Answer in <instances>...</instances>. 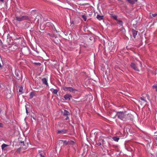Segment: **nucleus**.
I'll use <instances>...</instances> for the list:
<instances>
[{"mask_svg":"<svg viewBox=\"0 0 157 157\" xmlns=\"http://www.w3.org/2000/svg\"><path fill=\"white\" fill-rule=\"evenodd\" d=\"M67 129H63L57 131V133L58 134H63L67 133Z\"/></svg>","mask_w":157,"mask_h":157,"instance_id":"nucleus-10","label":"nucleus"},{"mask_svg":"<svg viewBox=\"0 0 157 157\" xmlns=\"http://www.w3.org/2000/svg\"><path fill=\"white\" fill-rule=\"evenodd\" d=\"M119 138L117 137H115L113 138V139L115 141L118 142Z\"/></svg>","mask_w":157,"mask_h":157,"instance_id":"nucleus-23","label":"nucleus"},{"mask_svg":"<svg viewBox=\"0 0 157 157\" xmlns=\"http://www.w3.org/2000/svg\"><path fill=\"white\" fill-rule=\"evenodd\" d=\"M47 34L49 35L51 37H54V35L52 34H51L50 33H48Z\"/></svg>","mask_w":157,"mask_h":157,"instance_id":"nucleus-29","label":"nucleus"},{"mask_svg":"<svg viewBox=\"0 0 157 157\" xmlns=\"http://www.w3.org/2000/svg\"><path fill=\"white\" fill-rule=\"evenodd\" d=\"M74 142L70 140L68 141V145H73L74 144Z\"/></svg>","mask_w":157,"mask_h":157,"instance_id":"nucleus-21","label":"nucleus"},{"mask_svg":"<svg viewBox=\"0 0 157 157\" xmlns=\"http://www.w3.org/2000/svg\"><path fill=\"white\" fill-rule=\"evenodd\" d=\"M63 98H65V100L70 101L72 98V96L70 94H67L64 96Z\"/></svg>","mask_w":157,"mask_h":157,"instance_id":"nucleus-4","label":"nucleus"},{"mask_svg":"<svg viewBox=\"0 0 157 157\" xmlns=\"http://www.w3.org/2000/svg\"><path fill=\"white\" fill-rule=\"evenodd\" d=\"M132 115L131 114L126 113V117H125V121H126L128 120H132Z\"/></svg>","mask_w":157,"mask_h":157,"instance_id":"nucleus-8","label":"nucleus"},{"mask_svg":"<svg viewBox=\"0 0 157 157\" xmlns=\"http://www.w3.org/2000/svg\"><path fill=\"white\" fill-rule=\"evenodd\" d=\"M3 126V124L2 123H0V127H2Z\"/></svg>","mask_w":157,"mask_h":157,"instance_id":"nucleus-34","label":"nucleus"},{"mask_svg":"<svg viewBox=\"0 0 157 157\" xmlns=\"http://www.w3.org/2000/svg\"><path fill=\"white\" fill-rule=\"evenodd\" d=\"M22 150H22V149L20 147L19 148H18L17 150V152H18V153H20V152L21 151H22Z\"/></svg>","mask_w":157,"mask_h":157,"instance_id":"nucleus-30","label":"nucleus"},{"mask_svg":"<svg viewBox=\"0 0 157 157\" xmlns=\"http://www.w3.org/2000/svg\"><path fill=\"white\" fill-rule=\"evenodd\" d=\"M15 75H16V78L18 80H19L21 78V72L18 70H16L15 71Z\"/></svg>","mask_w":157,"mask_h":157,"instance_id":"nucleus-7","label":"nucleus"},{"mask_svg":"<svg viewBox=\"0 0 157 157\" xmlns=\"http://www.w3.org/2000/svg\"><path fill=\"white\" fill-rule=\"evenodd\" d=\"M63 89L65 91H69L73 93H75L77 91L76 90L73 88L72 87H64Z\"/></svg>","mask_w":157,"mask_h":157,"instance_id":"nucleus-2","label":"nucleus"},{"mask_svg":"<svg viewBox=\"0 0 157 157\" xmlns=\"http://www.w3.org/2000/svg\"><path fill=\"white\" fill-rule=\"evenodd\" d=\"M2 44V42L1 40H0V46Z\"/></svg>","mask_w":157,"mask_h":157,"instance_id":"nucleus-37","label":"nucleus"},{"mask_svg":"<svg viewBox=\"0 0 157 157\" xmlns=\"http://www.w3.org/2000/svg\"><path fill=\"white\" fill-rule=\"evenodd\" d=\"M8 145L5 144H3L1 146L2 149L3 150L5 147L8 146Z\"/></svg>","mask_w":157,"mask_h":157,"instance_id":"nucleus-22","label":"nucleus"},{"mask_svg":"<svg viewBox=\"0 0 157 157\" xmlns=\"http://www.w3.org/2000/svg\"><path fill=\"white\" fill-rule=\"evenodd\" d=\"M53 27H54V29H55L56 31H57L56 30V28H55V27L54 25H53Z\"/></svg>","mask_w":157,"mask_h":157,"instance_id":"nucleus-40","label":"nucleus"},{"mask_svg":"<svg viewBox=\"0 0 157 157\" xmlns=\"http://www.w3.org/2000/svg\"><path fill=\"white\" fill-rule=\"evenodd\" d=\"M34 64L37 65L38 66H40L41 65V63H34Z\"/></svg>","mask_w":157,"mask_h":157,"instance_id":"nucleus-33","label":"nucleus"},{"mask_svg":"<svg viewBox=\"0 0 157 157\" xmlns=\"http://www.w3.org/2000/svg\"><path fill=\"white\" fill-rule=\"evenodd\" d=\"M127 112H118L116 114L117 116L119 119H121L123 121H125V117L126 114Z\"/></svg>","mask_w":157,"mask_h":157,"instance_id":"nucleus-1","label":"nucleus"},{"mask_svg":"<svg viewBox=\"0 0 157 157\" xmlns=\"http://www.w3.org/2000/svg\"><path fill=\"white\" fill-rule=\"evenodd\" d=\"M132 33L133 36L134 38H136V36L137 35L138 31H136L134 29H132Z\"/></svg>","mask_w":157,"mask_h":157,"instance_id":"nucleus-14","label":"nucleus"},{"mask_svg":"<svg viewBox=\"0 0 157 157\" xmlns=\"http://www.w3.org/2000/svg\"><path fill=\"white\" fill-rule=\"evenodd\" d=\"M50 90L51 91H52V93L54 94H57L58 92V90L57 89L54 90L53 89H51Z\"/></svg>","mask_w":157,"mask_h":157,"instance_id":"nucleus-18","label":"nucleus"},{"mask_svg":"<svg viewBox=\"0 0 157 157\" xmlns=\"http://www.w3.org/2000/svg\"><path fill=\"white\" fill-rule=\"evenodd\" d=\"M66 116V117L65 119V120H67L69 118H68V116Z\"/></svg>","mask_w":157,"mask_h":157,"instance_id":"nucleus-36","label":"nucleus"},{"mask_svg":"<svg viewBox=\"0 0 157 157\" xmlns=\"http://www.w3.org/2000/svg\"><path fill=\"white\" fill-rule=\"evenodd\" d=\"M19 91L20 93H22L23 87L21 86H19Z\"/></svg>","mask_w":157,"mask_h":157,"instance_id":"nucleus-26","label":"nucleus"},{"mask_svg":"<svg viewBox=\"0 0 157 157\" xmlns=\"http://www.w3.org/2000/svg\"><path fill=\"white\" fill-rule=\"evenodd\" d=\"M117 21V23L118 24H119L121 26H122L123 25V22L122 21L120 20H118V21Z\"/></svg>","mask_w":157,"mask_h":157,"instance_id":"nucleus-25","label":"nucleus"},{"mask_svg":"<svg viewBox=\"0 0 157 157\" xmlns=\"http://www.w3.org/2000/svg\"><path fill=\"white\" fill-rule=\"evenodd\" d=\"M131 66L134 70L136 71H139V69L137 67L136 64L134 63H132L131 64Z\"/></svg>","mask_w":157,"mask_h":157,"instance_id":"nucleus-9","label":"nucleus"},{"mask_svg":"<svg viewBox=\"0 0 157 157\" xmlns=\"http://www.w3.org/2000/svg\"><path fill=\"white\" fill-rule=\"evenodd\" d=\"M70 114V113L69 112L66 110H64L63 112V115L64 116H67Z\"/></svg>","mask_w":157,"mask_h":157,"instance_id":"nucleus-15","label":"nucleus"},{"mask_svg":"<svg viewBox=\"0 0 157 157\" xmlns=\"http://www.w3.org/2000/svg\"><path fill=\"white\" fill-rule=\"evenodd\" d=\"M34 95H35V93L34 92H31L30 94V98H33V96Z\"/></svg>","mask_w":157,"mask_h":157,"instance_id":"nucleus-27","label":"nucleus"},{"mask_svg":"<svg viewBox=\"0 0 157 157\" xmlns=\"http://www.w3.org/2000/svg\"><path fill=\"white\" fill-rule=\"evenodd\" d=\"M96 17L99 20H101L103 19L104 16L98 14Z\"/></svg>","mask_w":157,"mask_h":157,"instance_id":"nucleus-16","label":"nucleus"},{"mask_svg":"<svg viewBox=\"0 0 157 157\" xmlns=\"http://www.w3.org/2000/svg\"><path fill=\"white\" fill-rule=\"evenodd\" d=\"M41 152L42 151H39V154L37 155V156H36V157H37L38 156H40V157H44L42 154Z\"/></svg>","mask_w":157,"mask_h":157,"instance_id":"nucleus-20","label":"nucleus"},{"mask_svg":"<svg viewBox=\"0 0 157 157\" xmlns=\"http://www.w3.org/2000/svg\"><path fill=\"white\" fill-rule=\"evenodd\" d=\"M82 17L85 21H86L87 19V13L85 11H83L80 13Z\"/></svg>","mask_w":157,"mask_h":157,"instance_id":"nucleus-5","label":"nucleus"},{"mask_svg":"<svg viewBox=\"0 0 157 157\" xmlns=\"http://www.w3.org/2000/svg\"><path fill=\"white\" fill-rule=\"evenodd\" d=\"M111 17L115 19V20L116 21H118V19H117V16L115 15H114L113 14H111Z\"/></svg>","mask_w":157,"mask_h":157,"instance_id":"nucleus-19","label":"nucleus"},{"mask_svg":"<svg viewBox=\"0 0 157 157\" xmlns=\"http://www.w3.org/2000/svg\"><path fill=\"white\" fill-rule=\"evenodd\" d=\"M128 2L132 4H133L137 0H126Z\"/></svg>","mask_w":157,"mask_h":157,"instance_id":"nucleus-17","label":"nucleus"},{"mask_svg":"<svg viewBox=\"0 0 157 157\" xmlns=\"http://www.w3.org/2000/svg\"><path fill=\"white\" fill-rule=\"evenodd\" d=\"M140 99L141 100H142V101H139V102L140 104L142 106L144 105H146L147 103V101L145 99V98H144L141 97Z\"/></svg>","mask_w":157,"mask_h":157,"instance_id":"nucleus-6","label":"nucleus"},{"mask_svg":"<svg viewBox=\"0 0 157 157\" xmlns=\"http://www.w3.org/2000/svg\"><path fill=\"white\" fill-rule=\"evenodd\" d=\"M26 112L27 113H28V110H27V109L26 108Z\"/></svg>","mask_w":157,"mask_h":157,"instance_id":"nucleus-39","label":"nucleus"},{"mask_svg":"<svg viewBox=\"0 0 157 157\" xmlns=\"http://www.w3.org/2000/svg\"><path fill=\"white\" fill-rule=\"evenodd\" d=\"M42 83L43 84L46 85L47 86H48V80L45 78H44L42 79Z\"/></svg>","mask_w":157,"mask_h":157,"instance_id":"nucleus-11","label":"nucleus"},{"mask_svg":"<svg viewBox=\"0 0 157 157\" xmlns=\"http://www.w3.org/2000/svg\"><path fill=\"white\" fill-rule=\"evenodd\" d=\"M21 17L22 18V21L24 20H29V19L28 16H22Z\"/></svg>","mask_w":157,"mask_h":157,"instance_id":"nucleus-13","label":"nucleus"},{"mask_svg":"<svg viewBox=\"0 0 157 157\" xmlns=\"http://www.w3.org/2000/svg\"><path fill=\"white\" fill-rule=\"evenodd\" d=\"M33 119H34V120H35V119L34 118V117H33Z\"/></svg>","mask_w":157,"mask_h":157,"instance_id":"nucleus-41","label":"nucleus"},{"mask_svg":"<svg viewBox=\"0 0 157 157\" xmlns=\"http://www.w3.org/2000/svg\"><path fill=\"white\" fill-rule=\"evenodd\" d=\"M15 20L19 21H22V18L21 17V15H20L19 16H17V15H16L15 16Z\"/></svg>","mask_w":157,"mask_h":157,"instance_id":"nucleus-12","label":"nucleus"},{"mask_svg":"<svg viewBox=\"0 0 157 157\" xmlns=\"http://www.w3.org/2000/svg\"><path fill=\"white\" fill-rule=\"evenodd\" d=\"M151 15L153 17H154L157 16V13H153Z\"/></svg>","mask_w":157,"mask_h":157,"instance_id":"nucleus-31","label":"nucleus"},{"mask_svg":"<svg viewBox=\"0 0 157 157\" xmlns=\"http://www.w3.org/2000/svg\"><path fill=\"white\" fill-rule=\"evenodd\" d=\"M102 143H103L105 142V140H104L102 139Z\"/></svg>","mask_w":157,"mask_h":157,"instance_id":"nucleus-38","label":"nucleus"},{"mask_svg":"<svg viewBox=\"0 0 157 157\" xmlns=\"http://www.w3.org/2000/svg\"><path fill=\"white\" fill-rule=\"evenodd\" d=\"M96 144L98 146H101V143L100 142H97Z\"/></svg>","mask_w":157,"mask_h":157,"instance_id":"nucleus-32","label":"nucleus"},{"mask_svg":"<svg viewBox=\"0 0 157 157\" xmlns=\"http://www.w3.org/2000/svg\"><path fill=\"white\" fill-rule=\"evenodd\" d=\"M152 87L153 89L155 90L156 91H157V84L154 85Z\"/></svg>","mask_w":157,"mask_h":157,"instance_id":"nucleus-28","label":"nucleus"},{"mask_svg":"<svg viewBox=\"0 0 157 157\" xmlns=\"http://www.w3.org/2000/svg\"><path fill=\"white\" fill-rule=\"evenodd\" d=\"M2 64L0 63V68H2Z\"/></svg>","mask_w":157,"mask_h":157,"instance_id":"nucleus-35","label":"nucleus"},{"mask_svg":"<svg viewBox=\"0 0 157 157\" xmlns=\"http://www.w3.org/2000/svg\"><path fill=\"white\" fill-rule=\"evenodd\" d=\"M19 145L20 146V147L23 150L26 149L28 147V144L27 143H25L24 141L20 142L19 144Z\"/></svg>","mask_w":157,"mask_h":157,"instance_id":"nucleus-3","label":"nucleus"},{"mask_svg":"<svg viewBox=\"0 0 157 157\" xmlns=\"http://www.w3.org/2000/svg\"><path fill=\"white\" fill-rule=\"evenodd\" d=\"M61 141L64 144L68 145V141L65 140H62Z\"/></svg>","mask_w":157,"mask_h":157,"instance_id":"nucleus-24","label":"nucleus"}]
</instances>
